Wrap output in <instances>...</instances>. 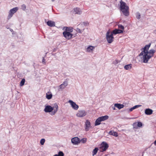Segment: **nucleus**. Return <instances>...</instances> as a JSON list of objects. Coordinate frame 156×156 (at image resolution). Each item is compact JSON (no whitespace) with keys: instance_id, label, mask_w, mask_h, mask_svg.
<instances>
[{"instance_id":"nucleus-34","label":"nucleus","mask_w":156,"mask_h":156,"mask_svg":"<svg viewBox=\"0 0 156 156\" xmlns=\"http://www.w3.org/2000/svg\"><path fill=\"white\" fill-rule=\"evenodd\" d=\"M137 126L139 127H140L142 126V123L141 122H138L137 123Z\"/></svg>"},{"instance_id":"nucleus-23","label":"nucleus","mask_w":156,"mask_h":156,"mask_svg":"<svg viewBox=\"0 0 156 156\" xmlns=\"http://www.w3.org/2000/svg\"><path fill=\"white\" fill-rule=\"evenodd\" d=\"M108 116L107 115L99 117V118L101 121H103L108 119Z\"/></svg>"},{"instance_id":"nucleus-26","label":"nucleus","mask_w":156,"mask_h":156,"mask_svg":"<svg viewBox=\"0 0 156 156\" xmlns=\"http://www.w3.org/2000/svg\"><path fill=\"white\" fill-rule=\"evenodd\" d=\"M98 147H95L94 149L92 151V155L93 156L96 155L97 153L98 152Z\"/></svg>"},{"instance_id":"nucleus-41","label":"nucleus","mask_w":156,"mask_h":156,"mask_svg":"<svg viewBox=\"0 0 156 156\" xmlns=\"http://www.w3.org/2000/svg\"><path fill=\"white\" fill-rule=\"evenodd\" d=\"M83 24L84 25H86L87 24V22H83Z\"/></svg>"},{"instance_id":"nucleus-43","label":"nucleus","mask_w":156,"mask_h":156,"mask_svg":"<svg viewBox=\"0 0 156 156\" xmlns=\"http://www.w3.org/2000/svg\"><path fill=\"white\" fill-rule=\"evenodd\" d=\"M53 156H58L57 154H55L53 155Z\"/></svg>"},{"instance_id":"nucleus-1","label":"nucleus","mask_w":156,"mask_h":156,"mask_svg":"<svg viewBox=\"0 0 156 156\" xmlns=\"http://www.w3.org/2000/svg\"><path fill=\"white\" fill-rule=\"evenodd\" d=\"M155 52V51L153 49H151L147 52L146 54L144 55V57H141L143 62L145 63H147L149 60L153 56Z\"/></svg>"},{"instance_id":"nucleus-37","label":"nucleus","mask_w":156,"mask_h":156,"mask_svg":"<svg viewBox=\"0 0 156 156\" xmlns=\"http://www.w3.org/2000/svg\"><path fill=\"white\" fill-rule=\"evenodd\" d=\"M21 9L25 11L26 9V6L24 4H23L21 5Z\"/></svg>"},{"instance_id":"nucleus-8","label":"nucleus","mask_w":156,"mask_h":156,"mask_svg":"<svg viewBox=\"0 0 156 156\" xmlns=\"http://www.w3.org/2000/svg\"><path fill=\"white\" fill-rule=\"evenodd\" d=\"M63 34L64 37L68 39H70L73 36V34L68 31L63 32Z\"/></svg>"},{"instance_id":"nucleus-20","label":"nucleus","mask_w":156,"mask_h":156,"mask_svg":"<svg viewBox=\"0 0 156 156\" xmlns=\"http://www.w3.org/2000/svg\"><path fill=\"white\" fill-rule=\"evenodd\" d=\"M94 48V47L91 46H90L87 48L86 51L89 52H92Z\"/></svg>"},{"instance_id":"nucleus-4","label":"nucleus","mask_w":156,"mask_h":156,"mask_svg":"<svg viewBox=\"0 0 156 156\" xmlns=\"http://www.w3.org/2000/svg\"><path fill=\"white\" fill-rule=\"evenodd\" d=\"M108 144L105 142H103L99 148L101 152H103L107 150L108 147Z\"/></svg>"},{"instance_id":"nucleus-11","label":"nucleus","mask_w":156,"mask_h":156,"mask_svg":"<svg viewBox=\"0 0 156 156\" xmlns=\"http://www.w3.org/2000/svg\"><path fill=\"white\" fill-rule=\"evenodd\" d=\"M52 107L53 108V111L50 113V114L51 115H54L58 110V106L57 104L56 103L54 104V105Z\"/></svg>"},{"instance_id":"nucleus-39","label":"nucleus","mask_w":156,"mask_h":156,"mask_svg":"<svg viewBox=\"0 0 156 156\" xmlns=\"http://www.w3.org/2000/svg\"><path fill=\"white\" fill-rule=\"evenodd\" d=\"M119 62V61H118V60L116 59L113 62V63L115 65H116Z\"/></svg>"},{"instance_id":"nucleus-14","label":"nucleus","mask_w":156,"mask_h":156,"mask_svg":"<svg viewBox=\"0 0 156 156\" xmlns=\"http://www.w3.org/2000/svg\"><path fill=\"white\" fill-rule=\"evenodd\" d=\"M123 32L122 30L120 29H116L113 30L111 34L113 35V34L116 35L118 34L122 33Z\"/></svg>"},{"instance_id":"nucleus-46","label":"nucleus","mask_w":156,"mask_h":156,"mask_svg":"<svg viewBox=\"0 0 156 156\" xmlns=\"http://www.w3.org/2000/svg\"><path fill=\"white\" fill-rule=\"evenodd\" d=\"M113 109H114V110L115 109V108L114 107V108H113Z\"/></svg>"},{"instance_id":"nucleus-18","label":"nucleus","mask_w":156,"mask_h":156,"mask_svg":"<svg viewBox=\"0 0 156 156\" xmlns=\"http://www.w3.org/2000/svg\"><path fill=\"white\" fill-rule=\"evenodd\" d=\"M141 106V105H137L134 106L133 107L131 108H130L129 109H127V110H128V111L129 112H132L133 110L139 107H140Z\"/></svg>"},{"instance_id":"nucleus-38","label":"nucleus","mask_w":156,"mask_h":156,"mask_svg":"<svg viewBox=\"0 0 156 156\" xmlns=\"http://www.w3.org/2000/svg\"><path fill=\"white\" fill-rule=\"evenodd\" d=\"M118 26L119 29H122L123 30H124V28L123 26L119 24L118 25Z\"/></svg>"},{"instance_id":"nucleus-28","label":"nucleus","mask_w":156,"mask_h":156,"mask_svg":"<svg viewBox=\"0 0 156 156\" xmlns=\"http://www.w3.org/2000/svg\"><path fill=\"white\" fill-rule=\"evenodd\" d=\"M52 95L51 93L49 94H48V93H47L46 94V98L48 100L51 99L52 98Z\"/></svg>"},{"instance_id":"nucleus-19","label":"nucleus","mask_w":156,"mask_h":156,"mask_svg":"<svg viewBox=\"0 0 156 156\" xmlns=\"http://www.w3.org/2000/svg\"><path fill=\"white\" fill-rule=\"evenodd\" d=\"M47 23L48 25L50 27H53L55 26V22L51 20L48 21Z\"/></svg>"},{"instance_id":"nucleus-29","label":"nucleus","mask_w":156,"mask_h":156,"mask_svg":"<svg viewBox=\"0 0 156 156\" xmlns=\"http://www.w3.org/2000/svg\"><path fill=\"white\" fill-rule=\"evenodd\" d=\"M136 18L139 20L141 16L140 13L139 12H137L136 14Z\"/></svg>"},{"instance_id":"nucleus-3","label":"nucleus","mask_w":156,"mask_h":156,"mask_svg":"<svg viewBox=\"0 0 156 156\" xmlns=\"http://www.w3.org/2000/svg\"><path fill=\"white\" fill-rule=\"evenodd\" d=\"M151 45V44L150 43L146 45L144 48H142L141 50H143L140 54V56H142V57H144V55H145L147 52L148 51Z\"/></svg>"},{"instance_id":"nucleus-15","label":"nucleus","mask_w":156,"mask_h":156,"mask_svg":"<svg viewBox=\"0 0 156 156\" xmlns=\"http://www.w3.org/2000/svg\"><path fill=\"white\" fill-rule=\"evenodd\" d=\"M68 85V82L66 81H64L59 86V88L62 90L65 88Z\"/></svg>"},{"instance_id":"nucleus-31","label":"nucleus","mask_w":156,"mask_h":156,"mask_svg":"<svg viewBox=\"0 0 156 156\" xmlns=\"http://www.w3.org/2000/svg\"><path fill=\"white\" fill-rule=\"evenodd\" d=\"M84 30V29H83V30H81L79 28H77L76 29V31L78 33H81L82 32V31H83Z\"/></svg>"},{"instance_id":"nucleus-35","label":"nucleus","mask_w":156,"mask_h":156,"mask_svg":"<svg viewBox=\"0 0 156 156\" xmlns=\"http://www.w3.org/2000/svg\"><path fill=\"white\" fill-rule=\"evenodd\" d=\"M45 141V140L44 139H42L41 140L40 143L41 145H43L44 144Z\"/></svg>"},{"instance_id":"nucleus-27","label":"nucleus","mask_w":156,"mask_h":156,"mask_svg":"<svg viewBox=\"0 0 156 156\" xmlns=\"http://www.w3.org/2000/svg\"><path fill=\"white\" fill-rule=\"evenodd\" d=\"M73 31V28L71 27H66V31L71 33Z\"/></svg>"},{"instance_id":"nucleus-22","label":"nucleus","mask_w":156,"mask_h":156,"mask_svg":"<svg viewBox=\"0 0 156 156\" xmlns=\"http://www.w3.org/2000/svg\"><path fill=\"white\" fill-rule=\"evenodd\" d=\"M132 66V65L131 64L127 65L124 66V68L126 70H129L131 69Z\"/></svg>"},{"instance_id":"nucleus-45","label":"nucleus","mask_w":156,"mask_h":156,"mask_svg":"<svg viewBox=\"0 0 156 156\" xmlns=\"http://www.w3.org/2000/svg\"><path fill=\"white\" fill-rule=\"evenodd\" d=\"M55 0H51L52 2H54Z\"/></svg>"},{"instance_id":"nucleus-21","label":"nucleus","mask_w":156,"mask_h":156,"mask_svg":"<svg viewBox=\"0 0 156 156\" xmlns=\"http://www.w3.org/2000/svg\"><path fill=\"white\" fill-rule=\"evenodd\" d=\"M114 106L119 109L123 108L124 107V105H123L118 103L115 104Z\"/></svg>"},{"instance_id":"nucleus-24","label":"nucleus","mask_w":156,"mask_h":156,"mask_svg":"<svg viewBox=\"0 0 156 156\" xmlns=\"http://www.w3.org/2000/svg\"><path fill=\"white\" fill-rule=\"evenodd\" d=\"M109 134L110 135H112L116 137L118 136V133L117 132H114L112 130H110L109 132Z\"/></svg>"},{"instance_id":"nucleus-30","label":"nucleus","mask_w":156,"mask_h":156,"mask_svg":"<svg viewBox=\"0 0 156 156\" xmlns=\"http://www.w3.org/2000/svg\"><path fill=\"white\" fill-rule=\"evenodd\" d=\"M25 80L24 79H22L20 82V86H23L24 84Z\"/></svg>"},{"instance_id":"nucleus-33","label":"nucleus","mask_w":156,"mask_h":156,"mask_svg":"<svg viewBox=\"0 0 156 156\" xmlns=\"http://www.w3.org/2000/svg\"><path fill=\"white\" fill-rule=\"evenodd\" d=\"M80 142L83 144L85 143L87 141V139L86 138H83L80 140Z\"/></svg>"},{"instance_id":"nucleus-9","label":"nucleus","mask_w":156,"mask_h":156,"mask_svg":"<svg viewBox=\"0 0 156 156\" xmlns=\"http://www.w3.org/2000/svg\"><path fill=\"white\" fill-rule=\"evenodd\" d=\"M69 102L70 103L72 108L76 110L78 109L79 106L75 102L71 100L69 101Z\"/></svg>"},{"instance_id":"nucleus-13","label":"nucleus","mask_w":156,"mask_h":156,"mask_svg":"<svg viewBox=\"0 0 156 156\" xmlns=\"http://www.w3.org/2000/svg\"><path fill=\"white\" fill-rule=\"evenodd\" d=\"M85 129L86 131H88L90 127L91 124L90 121L88 120H87L85 124Z\"/></svg>"},{"instance_id":"nucleus-7","label":"nucleus","mask_w":156,"mask_h":156,"mask_svg":"<svg viewBox=\"0 0 156 156\" xmlns=\"http://www.w3.org/2000/svg\"><path fill=\"white\" fill-rule=\"evenodd\" d=\"M87 112L84 110H80L78 111L76 114V116L82 118L85 116Z\"/></svg>"},{"instance_id":"nucleus-5","label":"nucleus","mask_w":156,"mask_h":156,"mask_svg":"<svg viewBox=\"0 0 156 156\" xmlns=\"http://www.w3.org/2000/svg\"><path fill=\"white\" fill-rule=\"evenodd\" d=\"M110 32L108 31L106 34V40L108 43H111L113 41L114 37L113 35L111 33V34H110Z\"/></svg>"},{"instance_id":"nucleus-12","label":"nucleus","mask_w":156,"mask_h":156,"mask_svg":"<svg viewBox=\"0 0 156 156\" xmlns=\"http://www.w3.org/2000/svg\"><path fill=\"white\" fill-rule=\"evenodd\" d=\"M53 108L50 105H47L45 106V108L44 110L45 112H51L53 111Z\"/></svg>"},{"instance_id":"nucleus-42","label":"nucleus","mask_w":156,"mask_h":156,"mask_svg":"<svg viewBox=\"0 0 156 156\" xmlns=\"http://www.w3.org/2000/svg\"><path fill=\"white\" fill-rule=\"evenodd\" d=\"M78 26H79V27H81V26H82V27L83 26V25H82V24H79L78 25Z\"/></svg>"},{"instance_id":"nucleus-2","label":"nucleus","mask_w":156,"mask_h":156,"mask_svg":"<svg viewBox=\"0 0 156 156\" xmlns=\"http://www.w3.org/2000/svg\"><path fill=\"white\" fill-rule=\"evenodd\" d=\"M120 9L123 13L126 16H128L129 15V7L128 6L126 5V3L125 2L122 1V0L120 1Z\"/></svg>"},{"instance_id":"nucleus-10","label":"nucleus","mask_w":156,"mask_h":156,"mask_svg":"<svg viewBox=\"0 0 156 156\" xmlns=\"http://www.w3.org/2000/svg\"><path fill=\"white\" fill-rule=\"evenodd\" d=\"M71 142L73 144L76 145L80 143V140L79 138L76 137L72 139Z\"/></svg>"},{"instance_id":"nucleus-36","label":"nucleus","mask_w":156,"mask_h":156,"mask_svg":"<svg viewBox=\"0 0 156 156\" xmlns=\"http://www.w3.org/2000/svg\"><path fill=\"white\" fill-rule=\"evenodd\" d=\"M58 156H64V154L61 151H60L58 153Z\"/></svg>"},{"instance_id":"nucleus-44","label":"nucleus","mask_w":156,"mask_h":156,"mask_svg":"<svg viewBox=\"0 0 156 156\" xmlns=\"http://www.w3.org/2000/svg\"><path fill=\"white\" fill-rule=\"evenodd\" d=\"M10 31H13V30L12 29H10Z\"/></svg>"},{"instance_id":"nucleus-17","label":"nucleus","mask_w":156,"mask_h":156,"mask_svg":"<svg viewBox=\"0 0 156 156\" xmlns=\"http://www.w3.org/2000/svg\"><path fill=\"white\" fill-rule=\"evenodd\" d=\"M153 111L149 108H147L145 110V113L147 115H151L152 114Z\"/></svg>"},{"instance_id":"nucleus-16","label":"nucleus","mask_w":156,"mask_h":156,"mask_svg":"<svg viewBox=\"0 0 156 156\" xmlns=\"http://www.w3.org/2000/svg\"><path fill=\"white\" fill-rule=\"evenodd\" d=\"M74 12L75 14L80 15L82 13L81 10L78 8H75L73 9Z\"/></svg>"},{"instance_id":"nucleus-25","label":"nucleus","mask_w":156,"mask_h":156,"mask_svg":"<svg viewBox=\"0 0 156 156\" xmlns=\"http://www.w3.org/2000/svg\"><path fill=\"white\" fill-rule=\"evenodd\" d=\"M101 121L100 120L99 118H98L95 121V123L94 124V125L95 126H97L101 124Z\"/></svg>"},{"instance_id":"nucleus-40","label":"nucleus","mask_w":156,"mask_h":156,"mask_svg":"<svg viewBox=\"0 0 156 156\" xmlns=\"http://www.w3.org/2000/svg\"><path fill=\"white\" fill-rule=\"evenodd\" d=\"M42 63H43L44 64H45V59H44V57H43Z\"/></svg>"},{"instance_id":"nucleus-6","label":"nucleus","mask_w":156,"mask_h":156,"mask_svg":"<svg viewBox=\"0 0 156 156\" xmlns=\"http://www.w3.org/2000/svg\"><path fill=\"white\" fill-rule=\"evenodd\" d=\"M18 10L17 7H16L10 9L9 12V14L8 16V19H9L13 16V15Z\"/></svg>"},{"instance_id":"nucleus-32","label":"nucleus","mask_w":156,"mask_h":156,"mask_svg":"<svg viewBox=\"0 0 156 156\" xmlns=\"http://www.w3.org/2000/svg\"><path fill=\"white\" fill-rule=\"evenodd\" d=\"M133 128L135 129H137L138 127L137 126V123L136 122H135L133 123Z\"/></svg>"}]
</instances>
